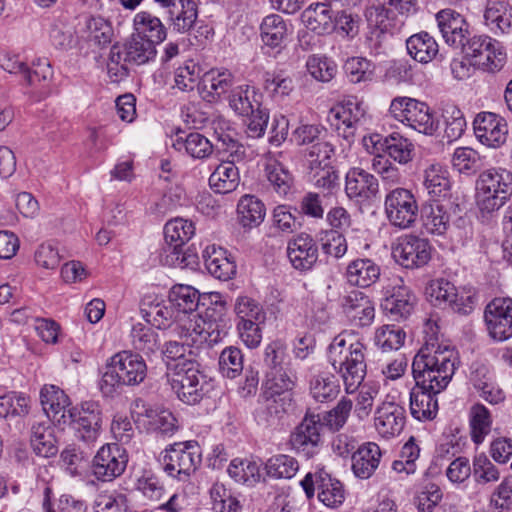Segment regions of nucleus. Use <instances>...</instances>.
Instances as JSON below:
<instances>
[{"instance_id": "a211bd4d", "label": "nucleus", "mask_w": 512, "mask_h": 512, "mask_svg": "<svg viewBox=\"0 0 512 512\" xmlns=\"http://www.w3.org/2000/svg\"><path fill=\"white\" fill-rule=\"evenodd\" d=\"M476 139L488 148H499L507 139L508 126L506 121L492 112L477 114L473 122Z\"/></svg>"}, {"instance_id": "c9c22d12", "label": "nucleus", "mask_w": 512, "mask_h": 512, "mask_svg": "<svg viewBox=\"0 0 512 512\" xmlns=\"http://www.w3.org/2000/svg\"><path fill=\"white\" fill-rule=\"evenodd\" d=\"M80 35L90 45L103 48L111 43L114 31L108 19L100 15H91L84 19Z\"/></svg>"}, {"instance_id": "a18cd8bd", "label": "nucleus", "mask_w": 512, "mask_h": 512, "mask_svg": "<svg viewBox=\"0 0 512 512\" xmlns=\"http://www.w3.org/2000/svg\"><path fill=\"white\" fill-rule=\"evenodd\" d=\"M292 406L290 394L275 395L268 398L265 403L256 409L255 419L261 425H274L278 423Z\"/></svg>"}, {"instance_id": "0eeeda50", "label": "nucleus", "mask_w": 512, "mask_h": 512, "mask_svg": "<svg viewBox=\"0 0 512 512\" xmlns=\"http://www.w3.org/2000/svg\"><path fill=\"white\" fill-rule=\"evenodd\" d=\"M334 147L328 142L315 143L306 158L307 177L317 188L328 191L339 186V175L331 164Z\"/></svg>"}, {"instance_id": "4d7b16f0", "label": "nucleus", "mask_w": 512, "mask_h": 512, "mask_svg": "<svg viewBox=\"0 0 512 512\" xmlns=\"http://www.w3.org/2000/svg\"><path fill=\"white\" fill-rule=\"evenodd\" d=\"M310 394L318 402H326L336 398L340 386L336 377L330 372L315 374L310 380Z\"/></svg>"}, {"instance_id": "9b49d317", "label": "nucleus", "mask_w": 512, "mask_h": 512, "mask_svg": "<svg viewBox=\"0 0 512 512\" xmlns=\"http://www.w3.org/2000/svg\"><path fill=\"white\" fill-rule=\"evenodd\" d=\"M364 102L357 97H348L334 105L328 113V121L338 134L348 142L355 136L366 115Z\"/></svg>"}, {"instance_id": "052dcab7", "label": "nucleus", "mask_w": 512, "mask_h": 512, "mask_svg": "<svg viewBox=\"0 0 512 512\" xmlns=\"http://www.w3.org/2000/svg\"><path fill=\"white\" fill-rule=\"evenodd\" d=\"M130 339L136 350L146 354L153 353L159 346L158 334L147 323L137 322L133 324Z\"/></svg>"}, {"instance_id": "37998d69", "label": "nucleus", "mask_w": 512, "mask_h": 512, "mask_svg": "<svg viewBox=\"0 0 512 512\" xmlns=\"http://www.w3.org/2000/svg\"><path fill=\"white\" fill-rule=\"evenodd\" d=\"M345 311L361 327L369 326L375 318V305L373 301L360 291H352L345 298Z\"/></svg>"}, {"instance_id": "4c0bfd02", "label": "nucleus", "mask_w": 512, "mask_h": 512, "mask_svg": "<svg viewBox=\"0 0 512 512\" xmlns=\"http://www.w3.org/2000/svg\"><path fill=\"white\" fill-rule=\"evenodd\" d=\"M440 392L423 389L416 384L410 391V413L418 421H427L435 418L438 412L436 395Z\"/></svg>"}, {"instance_id": "c756f323", "label": "nucleus", "mask_w": 512, "mask_h": 512, "mask_svg": "<svg viewBox=\"0 0 512 512\" xmlns=\"http://www.w3.org/2000/svg\"><path fill=\"white\" fill-rule=\"evenodd\" d=\"M334 18L335 12L326 2L312 3L301 14L304 26L318 35L334 31Z\"/></svg>"}, {"instance_id": "680f3d73", "label": "nucleus", "mask_w": 512, "mask_h": 512, "mask_svg": "<svg viewBox=\"0 0 512 512\" xmlns=\"http://www.w3.org/2000/svg\"><path fill=\"white\" fill-rule=\"evenodd\" d=\"M444 137L448 142L460 139L466 131L467 121L463 112L455 105H447L442 112Z\"/></svg>"}, {"instance_id": "3c124183", "label": "nucleus", "mask_w": 512, "mask_h": 512, "mask_svg": "<svg viewBox=\"0 0 512 512\" xmlns=\"http://www.w3.org/2000/svg\"><path fill=\"white\" fill-rule=\"evenodd\" d=\"M442 498L443 493L440 487L427 477H423L415 485L413 501L419 512H432Z\"/></svg>"}, {"instance_id": "9d476101", "label": "nucleus", "mask_w": 512, "mask_h": 512, "mask_svg": "<svg viewBox=\"0 0 512 512\" xmlns=\"http://www.w3.org/2000/svg\"><path fill=\"white\" fill-rule=\"evenodd\" d=\"M72 424L75 437L87 444H94L101 435L103 413L99 403L85 401L69 410L68 423Z\"/></svg>"}, {"instance_id": "2eb2a0df", "label": "nucleus", "mask_w": 512, "mask_h": 512, "mask_svg": "<svg viewBox=\"0 0 512 512\" xmlns=\"http://www.w3.org/2000/svg\"><path fill=\"white\" fill-rule=\"evenodd\" d=\"M385 214L391 225L400 229L410 228L418 215V203L408 189L395 188L384 201Z\"/></svg>"}, {"instance_id": "1a4fd4ad", "label": "nucleus", "mask_w": 512, "mask_h": 512, "mask_svg": "<svg viewBox=\"0 0 512 512\" xmlns=\"http://www.w3.org/2000/svg\"><path fill=\"white\" fill-rule=\"evenodd\" d=\"M172 388L178 398L189 405L200 402L212 389L213 382L200 371L197 363H188V367L173 374Z\"/></svg>"}, {"instance_id": "f3484780", "label": "nucleus", "mask_w": 512, "mask_h": 512, "mask_svg": "<svg viewBox=\"0 0 512 512\" xmlns=\"http://www.w3.org/2000/svg\"><path fill=\"white\" fill-rule=\"evenodd\" d=\"M489 336L503 342L512 337V299L499 297L493 299L484 313Z\"/></svg>"}, {"instance_id": "7ed1b4c3", "label": "nucleus", "mask_w": 512, "mask_h": 512, "mask_svg": "<svg viewBox=\"0 0 512 512\" xmlns=\"http://www.w3.org/2000/svg\"><path fill=\"white\" fill-rule=\"evenodd\" d=\"M146 376L144 359L131 351H121L108 359L99 387L103 395L112 396L122 386L141 384Z\"/></svg>"}, {"instance_id": "ea45409f", "label": "nucleus", "mask_w": 512, "mask_h": 512, "mask_svg": "<svg viewBox=\"0 0 512 512\" xmlns=\"http://www.w3.org/2000/svg\"><path fill=\"white\" fill-rule=\"evenodd\" d=\"M423 178V185L432 198H445L450 194L452 182L445 166L439 163L428 165L424 170Z\"/></svg>"}, {"instance_id": "473e14b6", "label": "nucleus", "mask_w": 512, "mask_h": 512, "mask_svg": "<svg viewBox=\"0 0 512 512\" xmlns=\"http://www.w3.org/2000/svg\"><path fill=\"white\" fill-rule=\"evenodd\" d=\"M196 234L195 223L187 218L175 217L164 225V239L172 250V254L179 259L181 248Z\"/></svg>"}, {"instance_id": "09e8293b", "label": "nucleus", "mask_w": 512, "mask_h": 512, "mask_svg": "<svg viewBox=\"0 0 512 512\" xmlns=\"http://www.w3.org/2000/svg\"><path fill=\"white\" fill-rule=\"evenodd\" d=\"M212 126L218 140L226 147L225 150L229 153V157L234 160H242L245 155V148L236 139L237 133L233 123L222 116H218L213 120Z\"/></svg>"}, {"instance_id": "7c9ffc66", "label": "nucleus", "mask_w": 512, "mask_h": 512, "mask_svg": "<svg viewBox=\"0 0 512 512\" xmlns=\"http://www.w3.org/2000/svg\"><path fill=\"white\" fill-rule=\"evenodd\" d=\"M292 32L291 25L278 14L265 16L260 24L261 40L272 49L283 48Z\"/></svg>"}, {"instance_id": "e2e57ef3", "label": "nucleus", "mask_w": 512, "mask_h": 512, "mask_svg": "<svg viewBox=\"0 0 512 512\" xmlns=\"http://www.w3.org/2000/svg\"><path fill=\"white\" fill-rule=\"evenodd\" d=\"M425 295L434 306H446L455 301L457 288L444 278L431 280L425 288Z\"/></svg>"}, {"instance_id": "49530a36", "label": "nucleus", "mask_w": 512, "mask_h": 512, "mask_svg": "<svg viewBox=\"0 0 512 512\" xmlns=\"http://www.w3.org/2000/svg\"><path fill=\"white\" fill-rule=\"evenodd\" d=\"M54 427L49 423H38L32 426L30 443L33 451L41 457H53L58 452Z\"/></svg>"}, {"instance_id": "5701e85b", "label": "nucleus", "mask_w": 512, "mask_h": 512, "mask_svg": "<svg viewBox=\"0 0 512 512\" xmlns=\"http://www.w3.org/2000/svg\"><path fill=\"white\" fill-rule=\"evenodd\" d=\"M287 256L296 270L308 271L318 260V248L310 235L301 233L288 242Z\"/></svg>"}, {"instance_id": "e433bc0d", "label": "nucleus", "mask_w": 512, "mask_h": 512, "mask_svg": "<svg viewBox=\"0 0 512 512\" xmlns=\"http://www.w3.org/2000/svg\"><path fill=\"white\" fill-rule=\"evenodd\" d=\"M237 220L242 228L251 230L262 224L266 216L265 204L255 195L240 197L236 207Z\"/></svg>"}, {"instance_id": "864d4df0", "label": "nucleus", "mask_w": 512, "mask_h": 512, "mask_svg": "<svg viewBox=\"0 0 512 512\" xmlns=\"http://www.w3.org/2000/svg\"><path fill=\"white\" fill-rule=\"evenodd\" d=\"M423 229L432 236H445L450 228V215L441 204H433L425 209Z\"/></svg>"}, {"instance_id": "dca6fc26", "label": "nucleus", "mask_w": 512, "mask_h": 512, "mask_svg": "<svg viewBox=\"0 0 512 512\" xmlns=\"http://www.w3.org/2000/svg\"><path fill=\"white\" fill-rule=\"evenodd\" d=\"M321 430L320 416L307 414L290 436L292 448L307 459L314 457L322 446Z\"/></svg>"}, {"instance_id": "338daca9", "label": "nucleus", "mask_w": 512, "mask_h": 512, "mask_svg": "<svg viewBox=\"0 0 512 512\" xmlns=\"http://www.w3.org/2000/svg\"><path fill=\"white\" fill-rule=\"evenodd\" d=\"M384 144L388 155L400 164H406L413 159L414 144L399 133H392L385 138Z\"/></svg>"}, {"instance_id": "2f4dec72", "label": "nucleus", "mask_w": 512, "mask_h": 512, "mask_svg": "<svg viewBox=\"0 0 512 512\" xmlns=\"http://www.w3.org/2000/svg\"><path fill=\"white\" fill-rule=\"evenodd\" d=\"M381 457L382 452L378 444L363 443L351 456L354 475L359 479H369L379 467Z\"/></svg>"}, {"instance_id": "58836bf2", "label": "nucleus", "mask_w": 512, "mask_h": 512, "mask_svg": "<svg viewBox=\"0 0 512 512\" xmlns=\"http://www.w3.org/2000/svg\"><path fill=\"white\" fill-rule=\"evenodd\" d=\"M234 160L222 161L213 170L209 177L210 188L219 194L231 193L238 187L240 183V173Z\"/></svg>"}, {"instance_id": "4be33fe9", "label": "nucleus", "mask_w": 512, "mask_h": 512, "mask_svg": "<svg viewBox=\"0 0 512 512\" xmlns=\"http://www.w3.org/2000/svg\"><path fill=\"white\" fill-rule=\"evenodd\" d=\"M470 382L479 396L489 404L497 405L505 401L506 394L497 383L493 370L487 365L472 364Z\"/></svg>"}, {"instance_id": "423d86ee", "label": "nucleus", "mask_w": 512, "mask_h": 512, "mask_svg": "<svg viewBox=\"0 0 512 512\" xmlns=\"http://www.w3.org/2000/svg\"><path fill=\"white\" fill-rule=\"evenodd\" d=\"M201 461V447L193 440L170 444L160 455L164 472L179 481H186L195 473Z\"/></svg>"}, {"instance_id": "f03ea898", "label": "nucleus", "mask_w": 512, "mask_h": 512, "mask_svg": "<svg viewBox=\"0 0 512 512\" xmlns=\"http://www.w3.org/2000/svg\"><path fill=\"white\" fill-rule=\"evenodd\" d=\"M367 346L357 332L346 330L336 335L327 347V361L341 376L347 393H353L366 375Z\"/></svg>"}, {"instance_id": "79ce46f5", "label": "nucleus", "mask_w": 512, "mask_h": 512, "mask_svg": "<svg viewBox=\"0 0 512 512\" xmlns=\"http://www.w3.org/2000/svg\"><path fill=\"white\" fill-rule=\"evenodd\" d=\"M484 23L495 34L508 32L512 28V7L506 1H488Z\"/></svg>"}, {"instance_id": "f257e3e1", "label": "nucleus", "mask_w": 512, "mask_h": 512, "mask_svg": "<svg viewBox=\"0 0 512 512\" xmlns=\"http://www.w3.org/2000/svg\"><path fill=\"white\" fill-rule=\"evenodd\" d=\"M458 363V353L452 345L426 342L414 356L413 377L419 387L441 392L450 383Z\"/></svg>"}, {"instance_id": "b1692460", "label": "nucleus", "mask_w": 512, "mask_h": 512, "mask_svg": "<svg viewBox=\"0 0 512 512\" xmlns=\"http://www.w3.org/2000/svg\"><path fill=\"white\" fill-rule=\"evenodd\" d=\"M178 32L189 30L197 18L194 0H154Z\"/></svg>"}, {"instance_id": "ddd939ff", "label": "nucleus", "mask_w": 512, "mask_h": 512, "mask_svg": "<svg viewBox=\"0 0 512 512\" xmlns=\"http://www.w3.org/2000/svg\"><path fill=\"white\" fill-rule=\"evenodd\" d=\"M300 485L308 498L314 496L316 486L319 501L329 508H337L345 500L342 483L323 468H319L314 474L307 473Z\"/></svg>"}, {"instance_id": "6e6d98bb", "label": "nucleus", "mask_w": 512, "mask_h": 512, "mask_svg": "<svg viewBox=\"0 0 512 512\" xmlns=\"http://www.w3.org/2000/svg\"><path fill=\"white\" fill-rule=\"evenodd\" d=\"M30 408L31 400L23 392L8 391L0 395V418L25 417Z\"/></svg>"}, {"instance_id": "39448f33", "label": "nucleus", "mask_w": 512, "mask_h": 512, "mask_svg": "<svg viewBox=\"0 0 512 512\" xmlns=\"http://www.w3.org/2000/svg\"><path fill=\"white\" fill-rule=\"evenodd\" d=\"M388 115L395 121L418 133L432 136L439 128V122L430 106L409 96L394 97L388 108Z\"/></svg>"}, {"instance_id": "6ab92c4d", "label": "nucleus", "mask_w": 512, "mask_h": 512, "mask_svg": "<svg viewBox=\"0 0 512 512\" xmlns=\"http://www.w3.org/2000/svg\"><path fill=\"white\" fill-rule=\"evenodd\" d=\"M436 20L445 43L453 48L462 49L472 37L469 23L455 10L439 11Z\"/></svg>"}, {"instance_id": "f8f14e48", "label": "nucleus", "mask_w": 512, "mask_h": 512, "mask_svg": "<svg viewBox=\"0 0 512 512\" xmlns=\"http://www.w3.org/2000/svg\"><path fill=\"white\" fill-rule=\"evenodd\" d=\"M434 248L428 239L415 235H404L392 246L394 260L404 268L419 269L432 259Z\"/></svg>"}, {"instance_id": "cd10ccee", "label": "nucleus", "mask_w": 512, "mask_h": 512, "mask_svg": "<svg viewBox=\"0 0 512 512\" xmlns=\"http://www.w3.org/2000/svg\"><path fill=\"white\" fill-rule=\"evenodd\" d=\"M234 88V75L227 69H211L202 78V97L215 103Z\"/></svg>"}, {"instance_id": "13d9d810", "label": "nucleus", "mask_w": 512, "mask_h": 512, "mask_svg": "<svg viewBox=\"0 0 512 512\" xmlns=\"http://www.w3.org/2000/svg\"><path fill=\"white\" fill-rule=\"evenodd\" d=\"M469 424L473 442L482 443L491 431L492 417L489 409L481 403L474 404L469 410Z\"/></svg>"}, {"instance_id": "20e7f679", "label": "nucleus", "mask_w": 512, "mask_h": 512, "mask_svg": "<svg viewBox=\"0 0 512 512\" xmlns=\"http://www.w3.org/2000/svg\"><path fill=\"white\" fill-rule=\"evenodd\" d=\"M512 195V173L502 167L483 170L475 181V204L482 215L502 208Z\"/></svg>"}, {"instance_id": "603ef678", "label": "nucleus", "mask_w": 512, "mask_h": 512, "mask_svg": "<svg viewBox=\"0 0 512 512\" xmlns=\"http://www.w3.org/2000/svg\"><path fill=\"white\" fill-rule=\"evenodd\" d=\"M260 462L254 459H233L227 469L228 475L237 483L252 486L260 481Z\"/></svg>"}, {"instance_id": "a878e982", "label": "nucleus", "mask_w": 512, "mask_h": 512, "mask_svg": "<svg viewBox=\"0 0 512 512\" xmlns=\"http://www.w3.org/2000/svg\"><path fill=\"white\" fill-rule=\"evenodd\" d=\"M50 478V467H39L37 480L38 484H43L42 508L44 512H87L86 504L70 495H61L57 501V508H55L51 502L53 491L49 485Z\"/></svg>"}, {"instance_id": "aec40b11", "label": "nucleus", "mask_w": 512, "mask_h": 512, "mask_svg": "<svg viewBox=\"0 0 512 512\" xmlns=\"http://www.w3.org/2000/svg\"><path fill=\"white\" fill-rule=\"evenodd\" d=\"M135 406L139 409L135 411L137 422L148 431L159 432L164 435H172L177 431V419L168 409L147 404L142 400H136Z\"/></svg>"}, {"instance_id": "f704fd0d", "label": "nucleus", "mask_w": 512, "mask_h": 512, "mask_svg": "<svg viewBox=\"0 0 512 512\" xmlns=\"http://www.w3.org/2000/svg\"><path fill=\"white\" fill-rule=\"evenodd\" d=\"M229 107L240 116H249L262 107V95L249 84L234 87L227 96Z\"/></svg>"}, {"instance_id": "6e6552de", "label": "nucleus", "mask_w": 512, "mask_h": 512, "mask_svg": "<svg viewBox=\"0 0 512 512\" xmlns=\"http://www.w3.org/2000/svg\"><path fill=\"white\" fill-rule=\"evenodd\" d=\"M402 391L397 388L388 393L374 412V428L385 439L401 434L406 423V411L400 402Z\"/></svg>"}, {"instance_id": "393cba45", "label": "nucleus", "mask_w": 512, "mask_h": 512, "mask_svg": "<svg viewBox=\"0 0 512 512\" xmlns=\"http://www.w3.org/2000/svg\"><path fill=\"white\" fill-rule=\"evenodd\" d=\"M40 403L46 415L58 424H67L71 401L56 385L45 384L40 390Z\"/></svg>"}, {"instance_id": "774afa93", "label": "nucleus", "mask_w": 512, "mask_h": 512, "mask_svg": "<svg viewBox=\"0 0 512 512\" xmlns=\"http://www.w3.org/2000/svg\"><path fill=\"white\" fill-rule=\"evenodd\" d=\"M233 310L237 322L265 320V311L262 305L256 299L245 294L236 297Z\"/></svg>"}, {"instance_id": "69168bd1", "label": "nucleus", "mask_w": 512, "mask_h": 512, "mask_svg": "<svg viewBox=\"0 0 512 512\" xmlns=\"http://www.w3.org/2000/svg\"><path fill=\"white\" fill-rule=\"evenodd\" d=\"M201 76V68L194 60H186L175 68L173 88L182 92L192 91Z\"/></svg>"}, {"instance_id": "4468645a", "label": "nucleus", "mask_w": 512, "mask_h": 512, "mask_svg": "<svg viewBox=\"0 0 512 512\" xmlns=\"http://www.w3.org/2000/svg\"><path fill=\"white\" fill-rule=\"evenodd\" d=\"M128 463L126 450L117 443H105L92 459V474L102 482H110L121 476Z\"/></svg>"}, {"instance_id": "5fc2aeb1", "label": "nucleus", "mask_w": 512, "mask_h": 512, "mask_svg": "<svg viewBox=\"0 0 512 512\" xmlns=\"http://www.w3.org/2000/svg\"><path fill=\"white\" fill-rule=\"evenodd\" d=\"M213 512H241L242 504L238 496L224 484L215 482L209 489Z\"/></svg>"}, {"instance_id": "a19ab883", "label": "nucleus", "mask_w": 512, "mask_h": 512, "mask_svg": "<svg viewBox=\"0 0 512 512\" xmlns=\"http://www.w3.org/2000/svg\"><path fill=\"white\" fill-rule=\"evenodd\" d=\"M133 34L156 46L166 38V29L161 20L149 12H138L133 19Z\"/></svg>"}, {"instance_id": "8fccbe9b", "label": "nucleus", "mask_w": 512, "mask_h": 512, "mask_svg": "<svg viewBox=\"0 0 512 512\" xmlns=\"http://www.w3.org/2000/svg\"><path fill=\"white\" fill-rule=\"evenodd\" d=\"M169 300L178 312L179 321L180 318L196 312L199 305V293L190 285L177 284L171 288Z\"/></svg>"}, {"instance_id": "bf43d9fd", "label": "nucleus", "mask_w": 512, "mask_h": 512, "mask_svg": "<svg viewBox=\"0 0 512 512\" xmlns=\"http://www.w3.org/2000/svg\"><path fill=\"white\" fill-rule=\"evenodd\" d=\"M405 341V333L396 325L385 324L375 329L374 345L383 352L400 349Z\"/></svg>"}, {"instance_id": "bb28decb", "label": "nucleus", "mask_w": 512, "mask_h": 512, "mask_svg": "<svg viewBox=\"0 0 512 512\" xmlns=\"http://www.w3.org/2000/svg\"><path fill=\"white\" fill-rule=\"evenodd\" d=\"M377 191V179L364 169L353 167L346 173L345 192L348 198L362 202L373 197Z\"/></svg>"}, {"instance_id": "c03bdc74", "label": "nucleus", "mask_w": 512, "mask_h": 512, "mask_svg": "<svg viewBox=\"0 0 512 512\" xmlns=\"http://www.w3.org/2000/svg\"><path fill=\"white\" fill-rule=\"evenodd\" d=\"M121 48L124 62L132 65H144L156 58V46L132 33Z\"/></svg>"}, {"instance_id": "72a5a7b5", "label": "nucleus", "mask_w": 512, "mask_h": 512, "mask_svg": "<svg viewBox=\"0 0 512 512\" xmlns=\"http://www.w3.org/2000/svg\"><path fill=\"white\" fill-rule=\"evenodd\" d=\"M381 274L380 266L369 258H357L346 267L345 278L351 286L368 288L375 284Z\"/></svg>"}, {"instance_id": "412c9836", "label": "nucleus", "mask_w": 512, "mask_h": 512, "mask_svg": "<svg viewBox=\"0 0 512 512\" xmlns=\"http://www.w3.org/2000/svg\"><path fill=\"white\" fill-rule=\"evenodd\" d=\"M383 307L391 315L407 317L413 311L416 297L401 277L395 276L384 287Z\"/></svg>"}, {"instance_id": "0e129e2a", "label": "nucleus", "mask_w": 512, "mask_h": 512, "mask_svg": "<svg viewBox=\"0 0 512 512\" xmlns=\"http://www.w3.org/2000/svg\"><path fill=\"white\" fill-rule=\"evenodd\" d=\"M163 359L167 369L173 374L188 367V363H196L191 358L190 350L176 341L166 343L163 350Z\"/></svg>"}, {"instance_id": "de8ad7c7", "label": "nucleus", "mask_w": 512, "mask_h": 512, "mask_svg": "<svg viewBox=\"0 0 512 512\" xmlns=\"http://www.w3.org/2000/svg\"><path fill=\"white\" fill-rule=\"evenodd\" d=\"M406 48L415 61L424 64L431 62L439 51L436 40L427 32L410 36L406 41Z\"/></svg>"}, {"instance_id": "c85d7f7f", "label": "nucleus", "mask_w": 512, "mask_h": 512, "mask_svg": "<svg viewBox=\"0 0 512 512\" xmlns=\"http://www.w3.org/2000/svg\"><path fill=\"white\" fill-rule=\"evenodd\" d=\"M202 257L208 272L223 281L231 279L236 274V263L227 250L216 245H208L202 252Z\"/></svg>"}]
</instances>
